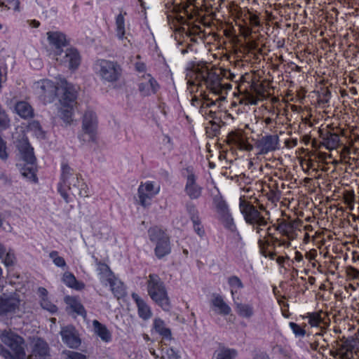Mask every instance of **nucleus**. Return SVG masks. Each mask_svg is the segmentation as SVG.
<instances>
[{
  "instance_id": "nucleus-54",
  "label": "nucleus",
  "mask_w": 359,
  "mask_h": 359,
  "mask_svg": "<svg viewBox=\"0 0 359 359\" xmlns=\"http://www.w3.org/2000/svg\"><path fill=\"white\" fill-rule=\"evenodd\" d=\"M347 274L353 278H355V279L358 278L359 270L353 266H349L347 269Z\"/></svg>"
},
{
  "instance_id": "nucleus-34",
  "label": "nucleus",
  "mask_w": 359,
  "mask_h": 359,
  "mask_svg": "<svg viewBox=\"0 0 359 359\" xmlns=\"http://www.w3.org/2000/svg\"><path fill=\"white\" fill-rule=\"evenodd\" d=\"M97 271L101 282L105 285L114 276L109 267L106 264L99 263L97 265Z\"/></svg>"
},
{
  "instance_id": "nucleus-53",
  "label": "nucleus",
  "mask_w": 359,
  "mask_h": 359,
  "mask_svg": "<svg viewBox=\"0 0 359 359\" xmlns=\"http://www.w3.org/2000/svg\"><path fill=\"white\" fill-rule=\"evenodd\" d=\"M250 23L252 26L259 27L260 26V21L259 17L253 13H250L249 17Z\"/></svg>"
},
{
  "instance_id": "nucleus-41",
  "label": "nucleus",
  "mask_w": 359,
  "mask_h": 359,
  "mask_svg": "<svg viewBox=\"0 0 359 359\" xmlns=\"http://www.w3.org/2000/svg\"><path fill=\"white\" fill-rule=\"evenodd\" d=\"M62 359H86V356L73 351H65L62 353Z\"/></svg>"
},
{
  "instance_id": "nucleus-45",
  "label": "nucleus",
  "mask_w": 359,
  "mask_h": 359,
  "mask_svg": "<svg viewBox=\"0 0 359 359\" xmlns=\"http://www.w3.org/2000/svg\"><path fill=\"white\" fill-rule=\"evenodd\" d=\"M258 245L260 248V252L262 255L264 257H270L271 259H273L275 254L274 253H267L266 248L269 245V243L267 241H264V240L259 239Z\"/></svg>"
},
{
  "instance_id": "nucleus-51",
  "label": "nucleus",
  "mask_w": 359,
  "mask_h": 359,
  "mask_svg": "<svg viewBox=\"0 0 359 359\" xmlns=\"http://www.w3.org/2000/svg\"><path fill=\"white\" fill-rule=\"evenodd\" d=\"M15 261V257L13 252L11 251H8L6 255L5 259L4 261V264L6 266H12L14 264Z\"/></svg>"
},
{
  "instance_id": "nucleus-10",
  "label": "nucleus",
  "mask_w": 359,
  "mask_h": 359,
  "mask_svg": "<svg viewBox=\"0 0 359 359\" xmlns=\"http://www.w3.org/2000/svg\"><path fill=\"white\" fill-rule=\"evenodd\" d=\"M97 119L96 114L91 110H87L83 116L81 130L79 138L83 142H94L96 139Z\"/></svg>"
},
{
  "instance_id": "nucleus-32",
  "label": "nucleus",
  "mask_w": 359,
  "mask_h": 359,
  "mask_svg": "<svg viewBox=\"0 0 359 359\" xmlns=\"http://www.w3.org/2000/svg\"><path fill=\"white\" fill-rule=\"evenodd\" d=\"M229 143L233 144L241 149L250 150L252 146L248 144L243 137L235 133H231L228 136Z\"/></svg>"
},
{
  "instance_id": "nucleus-20",
  "label": "nucleus",
  "mask_w": 359,
  "mask_h": 359,
  "mask_svg": "<svg viewBox=\"0 0 359 359\" xmlns=\"http://www.w3.org/2000/svg\"><path fill=\"white\" fill-rule=\"evenodd\" d=\"M126 13H119L116 18V35L118 39L123 42L125 46H128V44L131 46V40L128 38L129 34L126 33V24L124 16Z\"/></svg>"
},
{
  "instance_id": "nucleus-62",
  "label": "nucleus",
  "mask_w": 359,
  "mask_h": 359,
  "mask_svg": "<svg viewBox=\"0 0 359 359\" xmlns=\"http://www.w3.org/2000/svg\"><path fill=\"white\" fill-rule=\"evenodd\" d=\"M255 359H270L269 357L265 353H260L255 356Z\"/></svg>"
},
{
  "instance_id": "nucleus-4",
  "label": "nucleus",
  "mask_w": 359,
  "mask_h": 359,
  "mask_svg": "<svg viewBox=\"0 0 359 359\" xmlns=\"http://www.w3.org/2000/svg\"><path fill=\"white\" fill-rule=\"evenodd\" d=\"M3 344H0V355L5 359H26L24 339L11 331L4 330L0 335Z\"/></svg>"
},
{
  "instance_id": "nucleus-35",
  "label": "nucleus",
  "mask_w": 359,
  "mask_h": 359,
  "mask_svg": "<svg viewBox=\"0 0 359 359\" xmlns=\"http://www.w3.org/2000/svg\"><path fill=\"white\" fill-rule=\"evenodd\" d=\"M62 281L68 287L74 288L76 290H81L84 288V284L78 282L75 276L69 272H66L64 273Z\"/></svg>"
},
{
  "instance_id": "nucleus-48",
  "label": "nucleus",
  "mask_w": 359,
  "mask_h": 359,
  "mask_svg": "<svg viewBox=\"0 0 359 359\" xmlns=\"http://www.w3.org/2000/svg\"><path fill=\"white\" fill-rule=\"evenodd\" d=\"M10 120L3 108L0 110V128H6L9 126Z\"/></svg>"
},
{
  "instance_id": "nucleus-58",
  "label": "nucleus",
  "mask_w": 359,
  "mask_h": 359,
  "mask_svg": "<svg viewBox=\"0 0 359 359\" xmlns=\"http://www.w3.org/2000/svg\"><path fill=\"white\" fill-rule=\"evenodd\" d=\"M135 69L139 72H144L146 70V65L141 62H137L135 65Z\"/></svg>"
},
{
  "instance_id": "nucleus-12",
  "label": "nucleus",
  "mask_w": 359,
  "mask_h": 359,
  "mask_svg": "<svg viewBox=\"0 0 359 359\" xmlns=\"http://www.w3.org/2000/svg\"><path fill=\"white\" fill-rule=\"evenodd\" d=\"M50 347L48 343L41 339H33L29 344V353L27 359H49Z\"/></svg>"
},
{
  "instance_id": "nucleus-50",
  "label": "nucleus",
  "mask_w": 359,
  "mask_h": 359,
  "mask_svg": "<svg viewBox=\"0 0 359 359\" xmlns=\"http://www.w3.org/2000/svg\"><path fill=\"white\" fill-rule=\"evenodd\" d=\"M4 6L8 9H14L15 11H19V0H4Z\"/></svg>"
},
{
  "instance_id": "nucleus-59",
  "label": "nucleus",
  "mask_w": 359,
  "mask_h": 359,
  "mask_svg": "<svg viewBox=\"0 0 359 359\" xmlns=\"http://www.w3.org/2000/svg\"><path fill=\"white\" fill-rule=\"evenodd\" d=\"M252 29L250 28V27H243V29H242V35L247 38V37H250L252 34Z\"/></svg>"
},
{
  "instance_id": "nucleus-43",
  "label": "nucleus",
  "mask_w": 359,
  "mask_h": 359,
  "mask_svg": "<svg viewBox=\"0 0 359 359\" xmlns=\"http://www.w3.org/2000/svg\"><path fill=\"white\" fill-rule=\"evenodd\" d=\"M186 209L190 215L191 221L199 219L198 212L195 205L188 203L186 205Z\"/></svg>"
},
{
  "instance_id": "nucleus-40",
  "label": "nucleus",
  "mask_w": 359,
  "mask_h": 359,
  "mask_svg": "<svg viewBox=\"0 0 359 359\" xmlns=\"http://www.w3.org/2000/svg\"><path fill=\"white\" fill-rule=\"evenodd\" d=\"M21 174L30 180L36 182L34 164H27L21 170Z\"/></svg>"
},
{
  "instance_id": "nucleus-1",
  "label": "nucleus",
  "mask_w": 359,
  "mask_h": 359,
  "mask_svg": "<svg viewBox=\"0 0 359 359\" xmlns=\"http://www.w3.org/2000/svg\"><path fill=\"white\" fill-rule=\"evenodd\" d=\"M187 84L191 92L194 91V87L203 85L209 90L210 94L204 97L200 107V113L206 118L215 117V111L209 108L224 101L232 87L231 83H223L222 77L215 70L205 66L196 68L191 72Z\"/></svg>"
},
{
  "instance_id": "nucleus-17",
  "label": "nucleus",
  "mask_w": 359,
  "mask_h": 359,
  "mask_svg": "<svg viewBox=\"0 0 359 359\" xmlns=\"http://www.w3.org/2000/svg\"><path fill=\"white\" fill-rule=\"evenodd\" d=\"M159 89V85L151 74H144L139 83V90L142 95L149 96L156 93Z\"/></svg>"
},
{
  "instance_id": "nucleus-18",
  "label": "nucleus",
  "mask_w": 359,
  "mask_h": 359,
  "mask_svg": "<svg viewBox=\"0 0 359 359\" xmlns=\"http://www.w3.org/2000/svg\"><path fill=\"white\" fill-rule=\"evenodd\" d=\"M48 39L51 48L53 51V56L60 52L64 47L68 44L66 36L59 32H48L47 33Z\"/></svg>"
},
{
  "instance_id": "nucleus-8",
  "label": "nucleus",
  "mask_w": 359,
  "mask_h": 359,
  "mask_svg": "<svg viewBox=\"0 0 359 359\" xmlns=\"http://www.w3.org/2000/svg\"><path fill=\"white\" fill-rule=\"evenodd\" d=\"M149 240L156 245L154 252L158 259L169 255L171 252L170 238L160 228L154 226L148 230Z\"/></svg>"
},
{
  "instance_id": "nucleus-7",
  "label": "nucleus",
  "mask_w": 359,
  "mask_h": 359,
  "mask_svg": "<svg viewBox=\"0 0 359 359\" xmlns=\"http://www.w3.org/2000/svg\"><path fill=\"white\" fill-rule=\"evenodd\" d=\"M96 74L104 81L113 83L117 81L122 73L121 66L116 62L100 60L95 64Z\"/></svg>"
},
{
  "instance_id": "nucleus-38",
  "label": "nucleus",
  "mask_w": 359,
  "mask_h": 359,
  "mask_svg": "<svg viewBox=\"0 0 359 359\" xmlns=\"http://www.w3.org/2000/svg\"><path fill=\"white\" fill-rule=\"evenodd\" d=\"M316 338L321 337L322 340L320 341V348L326 349L329 346V343L331 341L332 334V333L327 332L325 330H322L320 332H318L315 334Z\"/></svg>"
},
{
  "instance_id": "nucleus-29",
  "label": "nucleus",
  "mask_w": 359,
  "mask_h": 359,
  "mask_svg": "<svg viewBox=\"0 0 359 359\" xmlns=\"http://www.w3.org/2000/svg\"><path fill=\"white\" fill-rule=\"evenodd\" d=\"M93 326L95 332L103 341L109 342L111 340V334L104 325L100 323L97 320H94L93 321Z\"/></svg>"
},
{
  "instance_id": "nucleus-27",
  "label": "nucleus",
  "mask_w": 359,
  "mask_h": 359,
  "mask_svg": "<svg viewBox=\"0 0 359 359\" xmlns=\"http://www.w3.org/2000/svg\"><path fill=\"white\" fill-rule=\"evenodd\" d=\"M235 310L237 314L243 318L250 319L255 314V309L252 304L238 302L234 301Z\"/></svg>"
},
{
  "instance_id": "nucleus-39",
  "label": "nucleus",
  "mask_w": 359,
  "mask_h": 359,
  "mask_svg": "<svg viewBox=\"0 0 359 359\" xmlns=\"http://www.w3.org/2000/svg\"><path fill=\"white\" fill-rule=\"evenodd\" d=\"M228 283L231 287V293L232 297H234L236 292H237V290L241 289L243 287V284L241 279L236 276H230L228 278Z\"/></svg>"
},
{
  "instance_id": "nucleus-46",
  "label": "nucleus",
  "mask_w": 359,
  "mask_h": 359,
  "mask_svg": "<svg viewBox=\"0 0 359 359\" xmlns=\"http://www.w3.org/2000/svg\"><path fill=\"white\" fill-rule=\"evenodd\" d=\"M236 355V351L229 349L222 350L217 355L216 359H232Z\"/></svg>"
},
{
  "instance_id": "nucleus-14",
  "label": "nucleus",
  "mask_w": 359,
  "mask_h": 359,
  "mask_svg": "<svg viewBox=\"0 0 359 359\" xmlns=\"http://www.w3.org/2000/svg\"><path fill=\"white\" fill-rule=\"evenodd\" d=\"M160 187L155 186L152 182L141 183L138 188L140 203L143 207L151 204V199L159 192Z\"/></svg>"
},
{
  "instance_id": "nucleus-28",
  "label": "nucleus",
  "mask_w": 359,
  "mask_h": 359,
  "mask_svg": "<svg viewBox=\"0 0 359 359\" xmlns=\"http://www.w3.org/2000/svg\"><path fill=\"white\" fill-rule=\"evenodd\" d=\"M331 355L337 359H355L353 346L350 344H341L336 351L331 352Z\"/></svg>"
},
{
  "instance_id": "nucleus-25",
  "label": "nucleus",
  "mask_w": 359,
  "mask_h": 359,
  "mask_svg": "<svg viewBox=\"0 0 359 359\" xmlns=\"http://www.w3.org/2000/svg\"><path fill=\"white\" fill-rule=\"evenodd\" d=\"M327 315L323 311L308 313L304 318H308V323L311 327H319L322 330L326 329L329 323L325 321Z\"/></svg>"
},
{
  "instance_id": "nucleus-11",
  "label": "nucleus",
  "mask_w": 359,
  "mask_h": 359,
  "mask_svg": "<svg viewBox=\"0 0 359 359\" xmlns=\"http://www.w3.org/2000/svg\"><path fill=\"white\" fill-rule=\"evenodd\" d=\"M186 172L184 191L190 199H198L202 196L203 187L198 183L197 176L193 168H187Z\"/></svg>"
},
{
  "instance_id": "nucleus-26",
  "label": "nucleus",
  "mask_w": 359,
  "mask_h": 359,
  "mask_svg": "<svg viewBox=\"0 0 359 359\" xmlns=\"http://www.w3.org/2000/svg\"><path fill=\"white\" fill-rule=\"evenodd\" d=\"M132 297L137 304L139 316L144 320L149 319L152 316L149 306L136 294H133Z\"/></svg>"
},
{
  "instance_id": "nucleus-24",
  "label": "nucleus",
  "mask_w": 359,
  "mask_h": 359,
  "mask_svg": "<svg viewBox=\"0 0 359 359\" xmlns=\"http://www.w3.org/2000/svg\"><path fill=\"white\" fill-rule=\"evenodd\" d=\"M17 147L21 154L22 159L27 164H34L35 156L34 155L33 148H32L29 142L26 140H22L18 142Z\"/></svg>"
},
{
  "instance_id": "nucleus-64",
  "label": "nucleus",
  "mask_w": 359,
  "mask_h": 359,
  "mask_svg": "<svg viewBox=\"0 0 359 359\" xmlns=\"http://www.w3.org/2000/svg\"><path fill=\"white\" fill-rule=\"evenodd\" d=\"M29 25L34 27H38L40 25L39 22L37 20H31Z\"/></svg>"
},
{
  "instance_id": "nucleus-31",
  "label": "nucleus",
  "mask_w": 359,
  "mask_h": 359,
  "mask_svg": "<svg viewBox=\"0 0 359 359\" xmlns=\"http://www.w3.org/2000/svg\"><path fill=\"white\" fill-rule=\"evenodd\" d=\"M15 110L16 113L23 118H31L33 116L32 107L29 104L24 101L17 102Z\"/></svg>"
},
{
  "instance_id": "nucleus-36",
  "label": "nucleus",
  "mask_w": 359,
  "mask_h": 359,
  "mask_svg": "<svg viewBox=\"0 0 359 359\" xmlns=\"http://www.w3.org/2000/svg\"><path fill=\"white\" fill-rule=\"evenodd\" d=\"M161 359H179L178 353L172 347L169 346L168 342L161 344Z\"/></svg>"
},
{
  "instance_id": "nucleus-22",
  "label": "nucleus",
  "mask_w": 359,
  "mask_h": 359,
  "mask_svg": "<svg viewBox=\"0 0 359 359\" xmlns=\"http://www.w3.org/2000/svg\"><path fill=\"white\" fill-rule=\"evenodd\" d=\"M153 327L156 332L161 336V344L166 342H170L172 340L170 330L166 326L165 322L161 318H156L154 320Z\"/></svg>"
},
{
  "instance_id": "nucleus-19",
  "label": "nucleus",
  "mask_w": 359,
  "mask_h": 359,
  "mask_svg": "<svg viewBox=\"0 0 359 359\" xmlns=\"http://www.w3.org/2000/svg\"><path fill=\"white\" fill-rule=\"evenodd\" d=\"M279 138L278 135H266L262 137L257 143L260 154H266L278 149Z\"/></svg>"
},
{
  "instance_id": "nucleus-56",
  "label": "nucleus",
  "mask_w": 359,
  "mask_h": 359,
  "mask_svg": "<svg viewBox=\"0 0 359 359\" xmlns=\"http://www.w3.org/2000/svg\"><path fill=\"white\" fill-rule=\"evenodd\" d=\"M38 294H39V296L40 297V300L48 298L47 297L48 291L44 287H39L38 289Z\"/></svg>"
},
{
  "instance_id": "nucleus-61",
  "label": "nucleus",
  "mask_w": 359,
  "mask_h": 359,
  "mask_svg": "<svg viewBox=\"0 0 359 359\" xmlns=\"http://www.w3.org/2000/svg\"><path fill=\"white\" fill-rule=\"evenodd\" d=\"M311 348L313 350H316L319 346H320V341L318 339H317L314 342L310 344Z\"/></svg>"
},
{
  "instance_id": "nucleus-9",
  "label": "nucleus",
  "mask_w": 359,
  "mask_h": 359,
  "mask_svg": "<svg viewBox=\"0 0 359 359\" xmlns=\"http://www.w3.org/2000/svg\"><path fill=\"white\" fill-rule=\"evenodd\" d=\"M212 203L217 218L224 228L231 232L235 231L236 230V224L229 212V206L223 197L219 194L214 196Z\"/></svg>"
},
{
  "instance_id": "nucleus-57",
  "label": "nucleus",
  "mask_w": 359,
  "mask_h": 359,
  "mask_svg": "<svg viewBox=\"0 0 359 359\" xmlns=\"http://www.w3.org/2000/svg\"><path fill=\"white\" fill-rule=\"evenodd\" d=\"M29 128L31 130H33L35 131L41 132V126L38 121H33V122L30 123L29 125Z\"/></svg>"
},
{
  "instance_id": "nucleus-16",
  "label": "nucleus",
  "mask_w": 359,
  "mask_h": 359,
  "mask_svg": "<svg viewBox=\"0 0 359 359\" xmlns=\"http://www.w3.org/2000/svg\"><path fill=\"white\" fill-rule=\"evenodd\" d=\"M302 222L299 219L294 220H283L281 222L277 229L283 236H286L289 240H294L297 237L299 227L302 226Z\"/></svg>"
},
{
  "instance_id": "nucleus-44",
  "label": "nucleus",
  "mask_w": 359,
  "mask_h": 359,
  "mask_svg": "<svg viewBox=\"0 0 359 359\" xmlns=\"http://www.w3.org/2000/svg\"><path fill=\"white\" fill-rule=\"evenodd\" d=\"M40 304L42 308L45 310L50 311V313H55L57 311V307L55 305L52 304L48 298L40 300Z\"/></svg>"
},
{
  "instance_id": "nucleus-2",
  "label": "nucleus",
  "mask_w": 359,
  "mask_h": 359,
  "mask_svg": "<svg viewBox=\"0 0 359 359\" xmlns=\"http://www.w3.org/2000/svg\"><path fill=\"white\" fill-rule=\"evenodd\" d=\"M34 87L39 97L44 103L52 102L58 93V116L66 124L72 123L74 109L77 105V93L72 84L62 80L57 86L52 81L43 79L36 82Z\"/></svg>"
},
{
  "instance_id": "nucleus-55",
  "label": "nucleus",
  "mask_w": 359,
  "mask_h": 359,
  "mask_svg": "<svg viewBox=\"0 0 359 359\" xmlns=\"http://www.w3.org/2000/svg\"><path fill=\"white\" fill-rule=\"evenodd\" d=\"M344 201L347 205H351L352 203H354V195L350 194H345Z\"/></svg>"
},
{
  "instance_id": "nucleus-21",
  "label": "nucleus",
  "mask_w": 359,
  "mask_h": 359,
  "mask_svg": "<svg viewBox=\"0 0 359 359\" xmlns=\"http://www.w3.org/2000/svg\"><path fill=\"white\" fill-rule=\"evenodd\" d=\"M62 341L70 348H76L80 345V339L72 327H63L60 332Z\"/></svg>"
},
{
  "instance_id": "nucleus-23",
  "label": "nucleus",
  "mask_w": 359,
  "mask_h": 359,
  "mask_svg": "<svg viewBox=\"0 0 359 359\" xmlns=\"http://www.w3.org/2000/svg\"><path fill=\"white\" fill-rule=\"evenodd\" d=\"M210 304L213 310L219 315L226 316L231 311L230 306L224 302L223 297L218 294H212Z\"/></svg>"
},
{
  "instance_id": "nucleus-52",
  "label": "nucleus",
  "mask_w": 359,
  "mask_h": 359,
  "mask_svg": "<svg viewBox=\"0 0 359 359\" xmlns=\"http://www.w3.org/2000/svg\"><path fill=\"white\" fill-rule=\"evenodd\" d=\"M290 327H291V329L296 335L304 336L305 334V330L302 329L300 326H299L297 324L293 322H290Z\"/></svg>"
},
{
  "instance_id": "nucleus-13",
  "label": "nucleus",
  "mask_w": 359,
  "mask_h": 359,
  "mask_svg": "<svg viewBox=\"0 0 359 359\" xmlns=\"http://www.w3.org/2000/svg\"><path fill=\"white\" fill-rule=\"evenodd\" d=\"M53 57L59 63L67 66L69 69H76L81 62V57L76 49L67 48L56 53Z\"/></svg>"
},
{
  "instance_id": "nucleus-49",
  "label": "nucleus",
  "mask_w": 359,
  "mask_h": 359,
  "mask_svg": "<svg viewBox=\"0 0 359 359\" xmlns=\"http://www.w3.org/2000/svg\"><path fill=\"white\" fill-rule=\"evenodd\" d=\"M192 222L194 224V229L195 232L199 236L202 237L205 233V231H204L203 226H202V224L201 223L200 219L193 220Z\"/></svg>"
},
{
  "instance_id": "nucleus-63",
  "label": "nucleus",
  "mask_w": 359,
  "mask_h": 359,
  "mask_svg": "<svg viewBox=\"0 0 359 359\" xmlns=\"http://www.w3.org/2000/svg\"><path fill=\"white\" fill-rule=\"evenodd\" d=\"M316 256V250H313V251H310L309 252V254L308 255V257L310 259H315V257Z\"/></svg>"
},
{
  "instance_id": "nucleus-60",
  "label": "nucleus",
  "mask_w": 359,
  "mask_h": 359,
  "mask_svg": "<svg viewBox=\"0 0 359 359\" xmlns=\"http://www.w3.org/2000/svg\"><path fill=\"white\" fill-rule=\"evenodd\" d=\"M210 123L211 124V129L214 132V135H216L219 130V125L212 121H210Z\"/></svg>"
},
{
  "instance_id": "nucleus-42",
  "label": "nucleus",
  "mask_w": 359,
  "mask_h": 359,
  "mask_svg": "<svg viewBox=\"0 0 359 359\" xmlns=\"http://www.w3.org/2000/svg\"><path fill=\"white\" fill-rule=\"evenodd\" d=\"M49 257L53 259V263L59 267H64L66 266L65 259L58 255L57 251H52L49 254Z\"/></svg>"
},
{
  "instance_id": "nucleus-15",
  "label": "nucleus",
  "mask_w": 359,
  "mask_h": 359,
  "mask_svg": "<svg viewBox=\"0 0 359 359\" xmlns=\"http://www.w3.org/2000/svg\"><path fill=\"white\" fill-rule=\"evenodd\" d=\"M21 302L20 295L16 292L11 295L4 294L0 296V315L15 312L19 309Z\"/></svg>"
},
{
  "instance_id": "nucleus-6",
  "label": "nucleus",
  "mask_w": 359,
  "mask_h": 359,
  "mask_svg": "<svg viewBox=\"0 0 359 359\" xmlns=\"http://www.w3.org/2000/svg\"><path fill=\"white\" fill-rule=\"evenodd\" d=\"M239 208L245 222L252 225L257 233H260L267 224L264 217L254 205L245 201V196L240 197Z\"/></svg>"
},
{
  "instance_id": "nucleus-3",
  "label": "nucleus",
  "mask_w": 359,
  "mask_h": 359,
  "mask_svg": "<svg viewBox=\"0 0 359 359\" xmlns=\"http://www.w3.org/2000/svg\"><path fill=\"white\" fill-rule=\"evenodd\" d=\"M80 177V175L76 173L69 165L62 166L61 182L59 184L58 191L66 203H69L67 189L74 196H88L87 186Z\"/></svg>"
},
{
  "instance_id": "nucleus-37",
  "label": "nucleus",
  "mask_w": 359,
  "mask_h": 359,
  "mask_svg": "<svg viewBox=\"0 0 359 359\" xmlns=\"http://www.w3.org/2000/svg\"><path fill=\"white\" fill-rule=\"evenodd\" d=\"M339 136L336 133H329L323 138V144L328 149H333L337 147L339 144Z\"/></svg>"
},
{
  "instance_id": "nucleus-33",
  "label": "nucleus",
  "mask_w": 359,
  "mask_h": 359,
  "mask_svg": "<svg viewBox=\"0 0 359 359\" xmlns=\"http://www.w3.org/2000/svg\"><path fill=\"white\" fill-rule=\"evenodd\" d=\"M108 283L110 285L111 292L116 298L119 299L124 294L125 287L120 280L114 276Z\"/></svg>"
},
{
  "instance_id": "nucleus-47",
  "label": "nucleus",
  "mask_w": 359,
  "mask_h": 359,
  "mask_svg": "<svg viewBox=\"0 0 359 359\" xmlns=\"http://www.w3.org/2000/svg\"><path fill=\"white\" fill-rule=\"evenodd\" d=\"M8 157L6 142L0 137V159L6 161Z\"/></svg>"
},
{
  "instance_id": "nucleus-5",
  "label": "nucleus",
  "mask_w": 359,
  "mask_h": 359,
  "mask_svg": "<svg viewBox=\"0 0 359 359\" xmlns=\"http://www.w3.org/2000/svg\"><path fill=\"white\" fill-rule=\"evenodd\" d=\"M147 292L151 299L163 310L170 309V301L163 282L156 274H150L147 279Z\"/></svg>"
},
{
  "instance_id": "nucleus-30",
  "label": "nucleus",
  "mask_w": 359,
  "mask_h": 359,
  "mask_svg": "<svg viewBox=\"0 0 359 359\" xmlns=\"http://www.w3.org/2000/svg\"><path fill=\"white\" fill-rule=\"evenodd\" d=\"M65 302L74 312L83 316L86 315L83 306L76 297L67 296L65 298Z\"/></svg>"
}]
</instances>
